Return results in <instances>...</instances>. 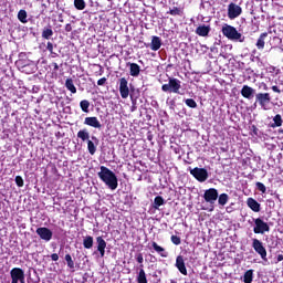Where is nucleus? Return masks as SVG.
Listing matches in <instances>:
<instances>
[{"label": "nucleus", "instance_id": "864d4df0", "mask_svg": "<svg viewBox=\"0 0 283 283\" xmlns=\"http://www.w3.org/2000/svg\"><path fill=\"white\" fill-rule=\"evenodd\" d=\"M66 30H70V27H66Z\"/></svg>", "mask_w": 283, "mask_h": 283}, {"label": "nucleus", "instance_id": "6e6d98bb", "mask_svg": "<svg viewBox=\"0 0 283 283\" xmlns=\"http://www.w3.org/2000/svg\"><path fill=\"white\" fill-rule=\"evenodd\" d=\"M210 211H213V208H211Z\"/></svg>", "mask_w": 283, "mask_h": 283}, {"label": "nucleus", "instance_id": "aec40b11", "mask_svg": "<svg viewBox=\"0 0 283 283\" xmlns=\"http://www.w3.org/2000/svg\"><path fill=\"white\" fill-rule=\"evenodd\" d=\"M266 36H269V33H266V32L260 34L259 39L256 40V44H255L258 50H264V45H266V42H265Z\"/></svg>", "mask_w": 283, "mask_h": 283}, {"label": "nucleus", "instance_id": "3c124183", "mask_svg": "<svg viewBox=\"0 0 283 283\" xmlns=\"http://www.w3.org/2000/svg\"><path fill=\"white\" fill-rule=\"evenodd\" d=\"M252 127H253L254 134H258V128L255 126H252Z\"/></svg>", "mask_w": 283, "mask_h": 283}, {"label": "nucleus", "instance_id": "5701e85b", "mask_svg": "<svg viewBox=\"0 0 283 283\" xmlns=\"http://www.w3.org/2000/svg\"><path fill=\"white\" fill-rule=\"evenodd\" d=\"M83 247H84V249H92V247H94V237L86 235L83 239Z\"/></svg>", "mask_w": 283, "mask_h": 283}, {"label": "nucleus", "instance_id": "7c9ffc66", "mask_svg": "<svg viewBox=\"0 0 283 283\" xmlns=\"http://www.w3.org/2000/svg\"><path fill=\"white\" fill-rule=\"evenodd\" d=\"M76 10H85V0H74Z\"/></svg>", "mask_w": 283, "mask_h": 283}, {"label": "nucleus", "instance_id": "4c0bfd02", "mask_svg": "<svg viewBox=\"0 0 283 283\" xmlns=\"http://www.w3.org/2000/svg\"><path fill=\"white\" fill-rule=\"evenodd\" d=\"M135 260H137L138 264H140V269H143V262H145V259L143 258V253H138L135 256Z\"/></svg>", "mask_w": 283, "mask_h": 283}, {"label": "nucleus", "instance_id": "f8f14e48", "mask_svg": "<svg viewBox=\"0 0 283 283\" xmlns=\"http://www.w3.org/2000/svg\"><path fill=\"white\" fill-rule=\"evenodd\" d=\"M35 233H38L41 240H44L45 242H50V240H52V230L48 228H38Z\"/></svg>", "mask_w": 283, "mask_h": 283}, {"label": "nucleus", "instance_id": "a18cd8bd", "mask_svg": "<svg viewBox=\"0 0 283 283\" xmlns=\"http://www.w3.org/2000/svg\"><path fill=\"white\" fill-rule=\"evenodd\" d=\"M104 83H107V78L102 77L97 81V85H103Z\"/></svg>", "mask_w": 283, "mask_h": 283}, {"label": "nucleus", "instance_id": "7ed1b4c3", "mask_svg": "<svg viewBox=\"0 0 283 283\" xmlns=\"http://www.w3.org/2000/svg\"><path fill=\"white\" fill-rule=\"evenodd\" d=\"M252 248L254 249L255 253L260 255L263 262H269V259H266V248H264V243H262V241L259 239H252Z\"/></svg>", "mask_w": 283, "mask_h": 283}, {"label": "nucleus", "instance_id": "39448f33", "mask_svg": "<svg viewBox=\"0 0 283 283\" xmlns=\"http://www.w3.org/2000/svg\"><path fill=\"white\" fill-rule=\"evenodd\" d=\"M180 81L178 78H169L168 84H164L161 86L163 92H172L174 94H178L180 92Z\"/></svg>", "mask_w": 283, "mask_h": 283}, {"label": "nucleus", "instance_id": "4468645a", "mask_svg": "<svg viewBox=\"0 0 283 283\" xmlns=\"http://www.w3.org/2000/svg\"><path fill=\"white\" fill-rule=\"evenodd\" d=\"M96 242H97V251L101 258H105V249H107V242L103 240V237H97Z\"/></svg>", "mask_w": 283, "mask_h": 283}, {"label": "nucleus", "instance_id": "a19ab883", "mask_svg": "<svg viewBox=\"0 0 283 283\" xmlns=\"http://www.w3.org/2000/svg\"><path fill=\"white\" fill-rule=\"evenodd\" d=\"M88 151L92 156L96 154V146L94 145V143H88Z\"/></svg>", "mask_w": 283, "mask_h": 283}, {"label": "nucleus", "instance_id": "a878e982", "mask_svg": "<svg viewBox=\"0 0 283 283\" xmlns=\"http://www.w3.org/2000/svg\"><path fill=\"white\" fill-rule=\"evenodd\" d=\"M77 138L83 142L87 140L88 143H92V140H90V133H87V130H80L77 133Z\"/></svg>", "mask_w": 283, "mask_h": 283}, {"label": "nucleus", "instance_id": "c03bdc74", "mask_svg": "<svg viewBox=\"0 0 283 283\" xmlns=\"http://www.w3.org/2000/svg\"><path fill=\"white\" fill-rule=\"evenodd\" d=\"M51 260H52L53 262H59V254L53 253V254L51 255Z\"/></svg>", "mask_w": 283, "mask_h": 283}, {"label": "nucleus", "instance_id": "4be33fe9", "mask_svg": "<svg viewBox=\"0 0 283 283\" xmlns=\"http://www.w3.org/2000/svg\"><path fill=\"white\" fill-rule=\"evenodd\" d=\"M130 76H138L140 74V66L136 63H128Z\"/></svg>", "mask_w": 283, "mask_h": 283}, {"label": "nucleus", "instance_id": "0eeeda50", "mask_svg": "<svg viewBox=\"0 0 283 283\" xmlns=\"http://www.w3.org/2000/svg\"><path fill=\"white\" fill-rule=\"evenodd\" d=\"M255 103H259L262 109H269V105H271V94L269 93H258L255 95Z\"/></svg>", "mask_w": 283, "mask_h": 283}, {"label": "nucleus", "instance_id": "f03ea898", "mask_svg": "<svg viewBox=\"0 0 283 283\" xmlns=\"http://www.w3.org/2000/svg\"><path fill=\"white\" fill-rule=\"evenodd\" d=\"M221 32L223 36L229 39V41H239V43H244V36L242 33L238 32V29L232 25L224 24L221 29Z\"/></svg>", "mask_w": 283, "mask_h": 283}, {"label": "nucleus", "instance_id": "9b49d317", "mask_svg": "<svg viewBox=\"0 0 283 283\" xmlns=\"http://www.w3.org/2000/svg\"><path fill=\"white\" fill-rule=\"evenodd\" d=\"M119 94L122 98L129 97V86H128L127 78L125 77L119 78Z\"/></svg>", "mask_w": 283, "mask_h": 283}, {"label": "nucleus", "instance_id": "bb28decb", "mask_svg": "<svg viewBox=\"0 0 283 283\" xmlns=\"http://www.w3.org/2000/svg\"><path fill=\"white\" fill-rule=\"evenodd\" d=\"M18 19L21 23H28V12L25 10H20L18 12Z\"/></svg>", "mask_w": 283, "mask_h": 283}, {"label": "nucleus", "instance_id": "c85d7f7f", "mask_svg": "<svg viewBox=\"0 0 283 283\" xmlns=\"http://www.w3.org/2000/svg\"><path fill=\"white\" fill-rule=\"evenodd\" d=\"M243 282L244 283H251L253 282V270H248L243 275Z\"/></svg>", "mask_w": 283, "mask_h": 283}, {"label": "nucleus", "instance_id": "dca6fc26", "mask_svg": "<svg viewBox=\"0 0 283 283\" xmlns=\"http://www.w3.org/2000/svg\"><path fill=\"white\" fill-rule=\"evenodd\" d=\"M210 32H211L210 25L202 24L196 29V34H198V36H209Z\"/></svg>", "mask_w": 283, "mask_h": 283}, {"label": "nucleus", "instance_id": "72a5a7b5", "mask_svg": "<svg viewBox=\"0 0 283 283\" xmlns=\"http://www.w3.org/2000/svg\"><path fill=\"white\" fill-rule=\"evenodd\" d=\"M65 261H66V264H67L69 269H74V260H72V255L66 254L65 255Z\"/></svg>", "mask_w": 283, "mask_h": 283}, {"label": "nucleus", "instance_id": "393cba45", "mask_svg": "<svg viewBox=\"0 0 283 283\" xmlns=\"http://www.w3.org/2000/svg\"><path fill=\"white\" fill-rule=\"evenodd\" d=\"M137 283H147V274L145 273L144 269H139L137 275Z\"/></svg>", "mask_w": 283, "mask_h": 283}, {"label": "nucleus", "instance_id": "412c9836", "mask_svg": "<svg viewBox=\"0 0 283 283\" xmlns=\"http://www.w3.org/2000/svg\"><path fill=\"white\" fill-rule=\"evenodd\" d=\"M153 249H154L157 253H159V255H160L161 258H167V255H169V253H168L167 251H165V248L158 245V243H156V242H153Z\"/></svg>", "mask_w": 283, "mask_h": 283}, {"label": "nucleus", "instance_id": "f704fd0d", "mask_svg": "<svg viewBox=\"0 0 283 283\" xmlns=\"http://www.w3.org/2000/svg\"><path fill=\"white\" fill-rule=\"evenodd\" d=\"M186 105H187L188 107H191L192 109H196V107H198V104H197L196 101H193L192 98L186 99Z\"/></svg>", "mask_w": 283, "mask_h": 283}, {"label": "nucleus", "instance_id": "20e7f679", "mask_svg": "<svg viewBox=\"0 0 283 283\" xmlns=\"http://www.w3.org/2000/svg\"><path fill=\"white\" fill-rule=\"evenodd\" d=\"M254 233H260L261 235H264L265 233H269L271 231V227H269V223H266L264 220L256 218L254 219Z\"/></svg>", "mask_w": 283, "mask_h": 283}, {"label": "nucleus", "instance_id": "603ef678", "mask_svg": "<svg viewBox=\"0 0 283 283\" xmlns=\"http://www.w3.org/2000/svg\"><path fill=\"white\" fill-rule=\"evenodd\" d=\"M264 90H268V86H266V84H264Z\"/></svg>", "mask_w": 283, "mask_h": 283}, {"label": "nucleus", "instance_id": "a211bd4d", "mask_svg": "<svg viewBox=\"0 0 283 283\" xmlns=\"http://www.w3.org/2000/svg\"><path fill=\"white\" fill-rule=\"evenodd\" d=\"M163 46V40L159 36L154 35L151 38L150 50L158 52V49Z\"/></svg>", "mask_w": 283, "mask_h": 283}, {"label": "nucleus", "instance_id": "2eb2a0df", "mask_svg": "<svg viewBox=\"0 0 283 283\" xmlns=\"http://www.w3.org/2000/svg\"><path fill=\"white\" fill-rule=\"evenodd\" d=\"M84 124L88 125L90 127H94L95 129H101L102 127L101 122L96 117H86L84 119Z\"/></svg>", "mask_w": 283, "mask_h": 283}, {"label": "nucleus", "instance_id": "8fccbe9b", "mask_svg": "<svg viewBox=\"0 0 283 283\" xmlns=\"http://www.w3.org/2000/svg\"><path fill=\"white\" fill-rule=\"evenodd\" d=\"M53 67H54V70H59V64L54 63Z\"/></svg>", "mask_w": 283, "mask_h": 283}, {"label": "nucleus", "instance_id": "c756f323", "mask_svg": "<svg viewBox=\"0 0 283 283\" xmlns=\"http://www.w3.org/2000/svg\"><path fill=\"white\" fill-rule=\"evenodd\" d=\"M165 205V199L160 196H157L154 200V208L158 209V207H163Z\"/></svg>", "mask_w": 283, "mask_h": 283}, {"label": "nucleus", "instance_id": "f3484780", "mask_svg": "<svg viewBox=\"0 0 283 283\" xmlns=\"http://www.w3.org/2000/svg\"><path fill=\"white\" fill-rule=\"evenodd\" d=\"M253 94H255V90H253V87L249 86V85H244L241 90V95L243 96V98H253Z\"/></svg>", "mask_w": 283, "mask_h": 283}, {"label": "nucleus", "instance_id": "cd10ccee", "mask_svg": "<svg viewBox=\"0 0 283 283\" xmlns=\"http://www.w3.org/2000/svg\"><path fill=\"white\" fill-rule=\"evenodd\" d=\"M217 199H218V203H219L221 207H224V205H227V202H229V195H227V193H221Z\"/></svg>", "mask_w": 283, "mask_h": 283}, {"label": "nucleus", "instance_id": "c9c22d12", "mask_svg": "<svg viewBox=\"0 0 283 283\" xmlns=\"http://www.w3.org/2000/svg\"><path fill=\"white\" fill-rule=\"evenodd\" d=\"M255 187H256V189H258L259 191H261V193H266V186H264V184L258 181V182L255 184Z\"/></svg>", "mask_w": 283, "mask_h": 283}, {"label": "nucleus", "instance_id": "6ab92c4d", "mask_svg": "<svg viewBox=\"0 0 283 283\" xmlns=\"http://www.w3.org/2000/svg\"><path fill=\"white\" fill-rule=\"evenodd\" d=\"M247 205L250 209L254 211V213H260L261 206L260 202H258L255 199L248 198Z\"/></svg>", "mask_w": 283, "mask_h": 283}, {"label": "nucleus", "instance_id": "b1692460", "mask_svg": "<svg viewBox=\"0 0 283 283\" xmlns=\"http://www.w3.org/2000/svg\"><path fill=\"white\" fill-rule=\"evenodd\" d=\"M65 87L71 94H76V86H74V81L72 78L65 81Z\"/></svg>", "mask_w": 283, "mask_h": 283}, {"label": "nucleus", "instance_id": "58836bf2", "mask_svg": "<svg viewBox=\"0 0 283 283\" xmlns=\"http://www.w3.org/2000/svg\"><path fill=\"white\" fill-rule=\"evenodd\" d=\"M170 240L172 244H176V247H178L181 243L180 237L178 235H171Z\"/></svg>", "mask_w": 283, "mask_h": 283}, {"label": "nucleus", "instance_id": "5fc2aeb1", "mask_svg": "<svg viewBox=\"0 0 283 283\" xmlns=\"http://www.w3.org/2000/svg\"><path fill=\"white\" fill-rule=\"evenodd\" d=\"M66 30H70V27H66Z\"/></svg>", "mask_w": 283, "mask_h": 283}, {"label": "nucleus", "instance_id": "6e6552de", "mask_svg": "<svg viewBox=\"0 0 283 283\" xmlns=\"http://www.w3.org/2000/svg\"><path fill=\"white\" fill-rule=\"evenodd\" d=\"M11 283H25V272L21 268H13L10 271Z\"/></svg>", "mask_w": 283, "mask_h": 283}, {"label": "nucleus", "instance_id": "f257e3e1", "mask_svg": "<svg viewBox=\"0 0 283 283\" xmlns=\"http://www.w3.org/2000/svg\"><path fill=\"white\" fill-rule=\"evenodd\" d=\"M99 169L101 171L97 174V176L101 180H103L106 187H108V189L112 191L118 189V177H116V174L105 166H101Z\"/></svg>", "mask_w": 283, "mask_h": 283}, {"label": "nucleus", "instance_id": "79ce46f5", "mask_svg": "<svg viewBox=\"0 0 283 283\" xmlns=\"http://www.w3.org/2000/svg\"><path fill=\"white\" fill-rule=\"evenodd\" d=\"M15 184H17L19 187H23V185H24V182H23V177L17 176V177H15Z\"/></svg>", "mask_w": 283, "mask_h": 283}, {"label": "nucleus", "instance_id": "ea45409f", "mask_svg": "<svg viewBox=\"0 0 283 283\" xmlns=\"http://www.w3.org/2000/svg\"><path fill=\"white\" fill-rule=\"evenodd\" d=\"M172 17H179L182 11L179 8H174L172 10H170L169 12Z\"/></svg>", "mask_w": 283, "mask_h": 283}, {"label": "nucleus", "instance_id": "ddd939ff", "mask_svg": "<svg viewBox=\"0 0 283 283\" xmlns=\"http://www.w3.org/2000/svg\"><path fill=\"white\" fill-rule=\"evenodd\" d=\"M175 266L178 269L181 275H187V266L185 265V259L182 255L177 256Z\"/></svg>", "mask_w": 283, "mask_h": 283}, {"label": "nucleus", "instance_id": "37998d69", "mask_svg": "<svg viewBox=\"0 0 283 283\" xmlns=\"http://www.w3.org/2000/svg\"><path fill=\"white\" fill-rule=\"evenodd\" d=\"M46 50L52 53L54 50V44H52V42H48Z\"/></svg>", "mask_w": 283, "mask_h": 283}, {"label": "nucleus", "instance_id": "473e14b6", "mask_svg": "<svg viewBox=\"0 0 283 283\" xmlns=\"http://www.w3.org/2000/svg\"><path fill=\"white\" fill-rule=\"evenodd\" d=\"M275 127H282V115L277 114L273 118Z\"/></svg>", "mask_w": 283, "mask_h": 283}, {"label": "nucleus", "instance_id": "423d86ee", "mask_svg": "<svg viewBox=\"0 0 283 283\" xmlns=\"http://www.w3.org/2000/svg\"><path fill=\"white\" fill-rule=\"evenodd\" d=\"M190 174L193 176V178H196V180H198V182H207L209 178V171H207L205 168L196 167L190 169Z\"/></svg>", "mask_w": 283, "mask_h": 283}, {"label": "nucleus", "instance_id": "09e8293b", "mask_svg": "<svg viewBox=\"0 0 283 283\" xmlns=\"http://www.w3.org/2000/svg\"><path fill=\"white\" fill-rule=\"evenodd\" d=\"M282 260H283V255L280 254V255L277 256V261H279V262H282Z\"/></svg>", "mask_w": 283, "mask_h": 283}, {"label": "nucleus", "instance_id": "2f4dec72", "mask_svg": "<svg viewBox=\"0 0 283 283\" xmlns=\"http://www.w3.org/2000/svg\"><path fill=\"white\" fill-rule=\"evenodd\" d=\"M80 107H81L82 112H90V101L83 99L80 103Z\"/></svg>", "mask_w": 283, "mask_h": 283}, {"label": "nucleus", "instance_id": "9d476101", "mask_svg": "<svg viewBox=\"0 0 283 283\" xmlns=\"http://www.w3.org/2000/svg\"><path fill=\"white\" fill-rule=\"evenodd\" d=\"M242 14V7L235 4V3H230L228 6V17L229 19H238Z\"/></svg>", "mask_w": 283, "mask_h": 283}, {"label": "nucleus", "instance_id": "e433bc0d", "mask_svg": "<svg viewBox=\"0 0 283 283\" xmlns=\"http://www.w3.org/2000/svg\"><path fill=\"white\" fill-rule=\"evenodd\" d=\"M52 34H54V32L52 31V29H45V30L42 32L43 39H50V36H52Z\"/></svg>", "mask_w": 283, "mask_h": 283}, {"label": "nucleus", "instance_id": "de8ad7c7", "mask_svg": "<svg viewBox=\"0 0 283 283\" xmlns=\"http://www.w3.org/2000/svg\"><path fill=\"white\" fill-rule=\"evenodd\" d=\"M272 91L275 92L276 94H280V88L277 86H272Z\"/></svg>", "mask_w": 283, "mask_h": 283}, {"label": "nucleus", "instance_id": "49530a36", "mask_svg": "<svg viewBox=\"0 0 283 283\" xmlns=\"http://www.w3.org/2000/svg\"><path fill=\"white\" fill-rule=\"evenodd\" d=\"M171 149L175 150L176 154H180V148H178V144H176V146H170Z\"/></svg>", "mask_w": 283, "mask_h": 283}, {"label": "nucleus", "instance_id": "1a4fd4ad", "mask_svg": "<svg viewBox=\"0 0 283 283\" xmlns=\"http://www.w3.org/2000/svg\"><path fill=\"white\" fill-rule=\"evenodd\" d=\"M203 199L206 202H209V205H216V200H218V189L210 188L205 191Z\"/></svg>", "mask_w": 283, "mask_h": 283}]
</instances>
